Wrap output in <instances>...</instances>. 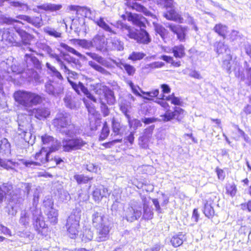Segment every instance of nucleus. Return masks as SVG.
<instances>
[{"instance_id":"obj_52","label":"nucleus","mask_w":251,"mask_h":251,"mask_svg":"<svg viewBox=\"0 0 251 251\" xmlns=\"http://www.w3.org/2000/svg\"><path fill=\"white\" fill-rule=\"evenodd\" d=\"M60 46L61 48H63L64 50H65L66 51L73 53V54L77 56V57L79 58H82L83 57V56L82 54H81L80 53L78 52L77 50H76L74 48L69 47L67 44L61 43L60 44Z\"/></svg>"},{"instance_id":"obj_25","label":"nucleus","mask_w":251,"mask_h":251,"mask_svg":"<svg viewBox=\"0 0 251 251\" xmlns=\"http://www.w3.org/2000/svg\"><path fill=\"white\" fill-rule=\"evenodd\" d=\"M18 166L17 162H14L11 159L0 158V169H5L7 171L11 170L13 172H16L17 171L15 169V167Z\"/></svg>"},{"instance_id":"obj_53","label":"nucleus","mask_w":251,"mask_h":251,"mask_svg":"<svg viewBox=\"0 0 251 251\" xmlns=\"http://www.w3.org/2000/svg\"><path fill=\"white\" fill-rule=\"evenodd\" d=\"M44 32L50 36H53L55 38L61 37V33L57 32L54 28L49 26H46L43 28Z\"/></svg>"},{"instance_id":"obj_28","label":"nucleus","mask_w":251,"mask_h":251,"mask_svg":"<svg viewBox=\"0 0 251 251\" xmlns=\"http://www.w3.org/2000/svg\"><path fill=\"white\" fill-rule=\"evenodd\" d=\"M141 199L143 204V218L146 220H151L152 219L153 216V212L151 208L149 206L147 198L143 196L141 197Z\"/></svg>"},{"instance_id":"obj_22","label":"nucleus","mask_w":251,"mask_h":251,"mask_svg":"<svg viewBox=\"0 0 251 251\" xmlns=\"http://www.w3.org/2000/svg\"><path fill=\"white\" fill-rule=\"evenodd\" d=\"M169 29L177 35V39L181 42L185 41L186 29L179 25L170 24L168 25Z\"/></svg>"},{"instance_id":"obj_32","label":"nucleus","mask_w":251,"mask_h":251,"mask_svg":"<svg viewBox=\"0 0 251 251\" xmlns=\"http://www.w3.org/2000/svg\"><path fill=\"white\" fill-rule=\"evenodd\" d=\"M119 105L121 111L124 113L127 119L129 120L130 117L128 113L131 108L130 101L124 100V99H122L120 101Z\"/></svg>"},{"instance_id":"obj_4","label":"nucleus","mask_w":251,"mask_h":251,"mask_svg":"<svg viewBox=\"0 0 251 251\" xmlns=\"http://www.w3.org/2000/svg\"><path fill=\"white\" fill-rule=\"evenodd\" d=\"M25 60L26 64V73L29 77L32 76L34 73V68L40 69L41 64L39 60L35 56L31 54H25ZM10 70L16 74H20L24 71L23 68L16 65H12L10 67Z\"/></svg>"},{"instance_id":"obj_41","label":"nucleus","mask_w":251,"mask_h":251,"mask_svg":"<svg viewBox=\"0 0 251 251\" xmlns=\"http://www.w3.org/2000/svg\"><path fill=\"white\" fill-rule=\"evenodd\" d=\"M73 43L75 45H77L85 49H90L93 47L92 41H88L85 39H76L72 40Z\"/></svg>"},{"instance_id":"obj_1","label":"nucleus","mask_w":251,"mask_h":251,"mask_svg":"<svg viewBox=\"0 0 251 251\" xmlns=\"http://www.w3.org/2000/svg\"><path fill=\"white\" fill-rule=\"evenodd\" d=\"M14 97L19 105L28 111L33 106L40 104L43 101L42 97L38 94L24 90L15 92Z\"/></svg>"},{"instance_id":"obj_23","label":"nucleus","mask_w":251,"mask_h":251,"mask_svg":"<svg viewBox=\"0 0 251 251\" xmlns=\"http://www.w3.org/2000/svg\"><path fill=\"white\" fill-rule=\"evenodd\" d=\"M110 194V192L107 188L103 186L97 188L93 193V197L95 201L99 202L101 201L102 198L107 197Z\"/></svg>"},{"instance_id":"obj_24","label":"nucleus","mask_w":251,"mask_h":251,"mask_svg":"<svg viewBox=\"0 0 251 251\" xmlns=\"http://www.w3.org/2000/svg\"><path fill=\"white\" fill-rule=\"evenodd\" d=\"M136 41L138 43L148 45L151 42V39L149 33L144 28H142L137 33Z\"/></svg>"},{"instance_id":"obj_7","label":"nucleus","mask_w":251,"mask_h":251,"mask_svg":"<svg viewBox=\"0 0 251 251\" xmlns=\"http://www.w3.org/2000/svg\"><path fill=\"white\" fill-rule=\"evenodd\" d=\"M156 3L158 5H160L166 9L171 8V10L168 11L164 14V17L168 20H173L179 23H182L183 18H181L180 15L177 13L174 9H173L174 7L173 0H156Z\"/></svg>"},{"instance_id":"obj_8","label":"nucleus","mask_w":251,"mask_h":251,"mask_svg":"<svg viewBox=\"0 0 251 251\" xmlns=\"http://www.w3.org/2000/svg\"><path fill=\"white\" fill-rule=\"evenodd\" d=\"M142 206L137 202L131 203L124 211L123 218L127 222H133L139 219L142 215Z\"/></svg>"},{"instance_id":"obj_31","label":"nucleus","mask_w":251,"mask_h":251,"mask_svg":"<svg viewBox=\"0 0 251 251\" xmlns=\"http://www.w3.org/2000/svg\"><path fill=\"white\" fill-rule=\"evenodd\" d=\"M11 153V145L8 140L2 138L0 140V154L1 155H8Z\"/></svg>"},{"instance_id":"obj_61","label":"nucleus","mask_w":251,"mask_h":251,"mask_svg":"<svg viewBox=\"0 0 251 251\" xmlns=\"http://www.w3.org/2000/svg\"><path fill=\"white\" fill-rule=\"evenodd\" d=\"M99 101L101 104L100 107L103 116L106 117L108 116L109 114V110L107 106L106 105L105 101H103L102 99L100 97L99 98Z\"/></svg>"},{"instance_id":"obj_56","label":"nucleus","mask_w":251,"mask_h":251,"mask_svg":"<svg viewBox=\"0 0 251 251\" xmlns=\"http://www.w3.org/2000/svg\"><path fill=\"white\" fill-rule=\"evenodd\" d=\"M174 112L175 115V119L178 122H180L184 118L185 115L184 110L180 107H175Z\"/></svg>"},{"instance_id":"obj_45","label":"nucleus","mask_w":251,"mask_h":251,"mask_svg":"<svg viewBox=\"0 0 251 251\" xmlns=\"http://www.w3.org/2000/svg\"><path fill=\"white\" fill-rule=\"evenodd\" d=\"M154 30L156 33L160 35L161 37L164 39L168 34V31L162 25L153 22Z\"/></svg>"},{"instance_id":"obj_37","label":"nucleus","mask_w":251,"mask_h":251,"mask_svg":"<svg viewBox=\"0 0 251 251\" xmlns=\"http://www.w3.org/2000/svg\"><path fill=\"white\" fill-rule=\"evenodd\" d=\"M184 240H185V235L182 232H179L172 237L170 242L172 245L176 248L181 246Z\"/></svg>"},{"instance_id":"obj_18","label":"nucleus","mask_w":251,"mask_h":251,"mask_svg":"<svg viewBox=\"0 0 251 251\" xmlns=\"http://www.w3.org/2000/svg\"><path fill=\"white\" fill-rule=\"evenodd\" d=\"M30 115H34L40 120L46 119L50 115V110L46 107H39L37 108L30 109L28 111Z\"/></svg>"},{"instance_id":"obj_5","label":"nucleus","mask_w":251,"mask_h":251,"mask_svg":"<svg viewBox=\"0 0 251 251\" xmlns=\"http://www.w3.org/2000/svg\"><path fill=\"white\" fill-rule=\"evenodd\" d=\"M80 133V129L78 127V132L73 136H66L62 141V147L63 151L66 152H72L73 151L80 150L86 144V142L81 137L77 135Z\"/></svg>"},{"instance_id":"obj_64","label":"nucleus","mask_w":251,"mask_h":251,"mask_svg":"<svg viewBox=\"0 0 251 251\" xmlns=\"http://www.w3.org/2000/svg\"><path fill=\"white\" fill-rule=\"evenodd\" d=\"M112 123L113 131L115 133V134L118 135L120 133V131L121 128L120 123L114 118H113Z\"/></svg>"},{"instance_id":"obj_47","label":"nucleus","mask_w":251,"mask_h":251,"mask_svg":"<svg viewBox=\"0 0 251 251\" xmlns=\"http://www.w3.org/2000/svg\"><path fill=\"white\" fill-rule=\"evenodd\" d=\"M15 23L23 25L22 22L18 20L12 19L9 17H7L1 14V12H0V25L6 24L8 25L13 24L14 25Z\"/></svg>"},{"instance_id":"obj_59","label":"nucleus","mask_w":251,"mask_h":251,"mask_svg":"<svg viewBox=\"0 0 251 251\" xmlns=\"http://www.w3.org/2000/svg\"><path fill=\"white\" fill-rule=\"evenodd\" d=\"M145 54L140 52H133L128 57V59L133 61L141 60L144 57Z\"/></svg>"},{"instance_id":"obj_12","label":"nucleus","mask_w":251,"mask_h":251,"mask_svg":"<svg viewBox=\"0 0 251 251\" xmlns=\"http://www.w3.org/2000/svg\"><path fill=\"white\" fill-rule=\"evenodd\" d=\"M14 33L10 31L8 28L0 29V41H5L7 44L17 47H22V43L20 42H15L13 38Z\"/></svg>"},{"instance_id":"obj_14","label":"nucleus","mask_w":251,"mask_h":251,"mask_svg":"<svg viewBox=\"0 0 251 251\" xmlns=\"http://www.w3.org/2000/svg\"><path fill=\"white\" fill-rule=\"evenodd\" d=\"M72 88L79 95L82 93L86 97L95 103L97 102V99L89 92L82 83L79 82L78 84L68 80Z\"/></svg>"},{"instance_id":"obj_30","label":"nucleus","mask_w":251,"mask_h":251,"mask_svg":"<svg viewBox=\"0 0 251 251\" xmlns=\"http://www.w3.org/2000/svg\"><path fill=\"white\" fill-rule=\"evenodd\" d=\"M112 61L117 67L122 70L124 69L126 73L129 75H133L135 74L136 70L133 66L126 63L122 62L121 61L117 62L115 60H112Z\"/></svg>"},{"instance_id":"obj_19","label":"nucleus","mask_w":251,"mask_h":251,"mask_svg":"<svg viewBox=\"0 0 251 251\" xmlns=\"http://www.w3.org/2000/svg\"><path fill=\"white\" fill-rule=\"evenodd\" d=\"M93 47H95L98 51H102L105 49L106 42L103 34L99 33L96 35L92 40Z\"/></svg>"},{"instance_id":"obj_51","label":"nucleus","mask_w":251,"mask_h":251,"mask_svg":"<svg viewBox=\"0 0 251 251\" xmlns=\"http://www.w3.org/2000/svg\"><path fill=\"white\" fill-rule=\"evenodd\" d=\"M74 177L78 184L87 183L92 179V177H89L83 175H75Z\"/></svg>"},{"instance_id":"obj_36","label":"nucleus","mask_w":251,"mask_h":251,"mask_svg":"<svg viewBox=\"0 0 251 251\" xmlns=\"http://www.w3.org/2000/svg\"><path fill=\"white\" fill-rule=\"evenodd\" d=\"M50 56L51 58H54L57 61V63L61 67V69L63 70L65 73H67L68 74H71L73 75H75L76 73L75 72L71 71L66 65L64 64V62L62 60L59 56L54 53H50Z\"/></svg>"},{"instance_id":"obj_20","label":"nucleus","mask_w":251,"mask_h":251,"mask_svg":"<svg viewBox=\"0 0 251 251\" xmlns=\"http://www.w3.org/2000/svg\"><path fill=\"white\" fill-rule=\"evenodd\" d=\"M14 28L15 31L20 37V42L22 43V46L30 45V43L33 38V36L21 29L17 25H14Z\"/></svg>"},{"instance_id":"obj_16","label":"nucleus","mask_w":251,"mask_h":251,"mask_svg":"<svg viewBox=\"0 0 251 251\" xmlns=\"http://www.w3.org/2000/svg\"><path fill=\"white\" fill-rule=\"evenodd\" d=\"M62 7L61 4H56L51 3H44L43 4H39L36 7H33L32 9L35 13H40L41 10L50 12H54L59 10Z\"/></svg>"},{"instance_id":"obj_6","label":"nucleus","mask_w":251,"mask_h":251,"mask_svg":"<svg viewBox=\"0 0 251 251\" xmlns=\"http://www.w3.org/2000/svg\"><path fill=\"white\" fill-rule=\"evenodd\" d=\"M38 201L39 196L35 194L33 199L32 206L29 208L32 213L34 227L35 230L39 233L41 228H43L46 227V224L43 220L41 209L37 208Z\"/></svg>"},{"instance_id":"obj_57","label":"nucleus","mask_w":251,"mask_h":251,"mask_svg":"<svg viewBox=\"0 0 251 251\" xmlns=\"http://www.w3.org/2000/svg\"><path fill=\"white\" fill-rule=\"evenodd\" d=\"M93 238V232L90 229H85L83 233L82 240L85 242L91 240Z\"/></svg>"},{"instance_id":"obj_60","label":"nucleus","mask_w":251,"mask_h":251,"mask_svg":"<svg viewBox=\"0 0 251 251\" xmlns=\"http://www.w3.org/2000/svg\"><path fill=\"white\" fill-rule=\"evenodd\" d=\"M109 129L107 125V124L105 123L103 126V127L101 130V132L100 133V140H104L109 135Z\"/></svg>"},{"instance_id":"obj_10","label":"nucleus","mask_w":251,"mask_h":251,"mask_svg":"<svg viewBox=\"0 0 251 251\" xmlns=\"http://www.w3.org/2000/svg\"><path fill=\"white\" fill-rule=\"evenodd\" d=\"M25 195L21 194L15 193L9 199V203L7 206L8 214L15 216L17 213V211L20 205L24 200Z\"/></svg>"},{"instance_id":"obj_35","label":"nucleus","mask_w":251,"mask_h":251,"mask_svg":"<svg viewBox=\"0 0 251 251\" xmlns=\"http://www.w3.org/2000/svg\"><path fill=\"white\" fill-rule=\"evenodd\" d=\"M110 40L108 47L111 50L118 51L124 50V43L119 39L117 37H111Z\"/></svg>"},{"instance_id":"obj_49","label":"nucleus","mask_w":251,"mask_h":251,"mask_svg":"<svg viewBox=\"0 0 251 251\" xmlns=\"http://www.w3.org/2000/svg\"><path fill=\"white\" fill-rule=\"evenodd\" d=\"M103 96L105 98V100L108 104L112 105L115 103L116 101L115 97L114 92L111 90H106Z\"/></svg>"},{"instance_id":"obj_44","label":"nucleus","mask_w":251,"mask_h":251,"mask_svg":"<svg viewBox=\"0 0 251 251\" xmlns=\"http://www.w3.org/2000/svg\"><path fill=\"white\" fill-rule=\"evenodd\" d=\"M89 66H90L93 69L96 70L101 74L104 75H110V73L107 71L106 69H105L103 67H102L100 65L98 64L96 62L93 61H89L88 62Z\"/></svg>"},{"instance_id":"obj_39","label":"nucleus","mask_w":251,"mask_h":251,"mask_svg":"<svg viewBox=\"0 0 251 251\" xmlns=\"http://www.w3.org/2000/svg\"><path fill=\"white\" fill-rule=\"evenodd\" d=\"M214 47L216 52L218 54L224 53L226 54L230 53V50L227 45H225L223 42H217L214 44Z\"/></svg>"},{"instance_id":"obj_33","label":"nucleus","mask_w":251,"mask_h":251,"mask_svg":"<svg viewBox=\"0 0 251 251\" xmlns=\"http://www.w3.org/2000/svg\"><path fill=\"white\" fill-rule=\"evenodd\" d=\"M31 215H32V213L29 208L22 211L19 223L25 226H27L29 224Z\"/></svg>"},{"instance_id":"obj_42","label":"nucleus","mask_w":251,"mask_h":251,"mask_svg":"<svg viewBox=\"0 0 251 251\" xmlns=\"http://www.w3.org/2000/svg\"><path fill=\"white\" fill-rule=\"evenodd\" d=\"M172 51L174 56L176 58H181L185 55L184 47L183 45H180L175 46L172 49Z\"/></svg>"},{"instance_id":"obj_58","label":"nucleus","mask_w":251,"mask_h":251,"mask_svg":"<svg viewBox=\"0 0 251 251\" xmlns=\"http://www.w3.org/2000/svg\"><path fill=\"white\" fill-rule=\"evenodd\" d=\"M43 206L45 207V210H50L54 208L53 201L52 199L50 197H46L43 201Z\"/></svg>"},{"instance_id":"obj_55","label":"nucleus","mask_w":251,"mask_h":251,"mask_svg":"<svg viewBox=\"0 0 251 251\" xmlns=\"http://www.w3.org/2000/svg\"><path fill=\"white\" fill-rule=\"evenodd\" d=\"M231 59L232 56L230 55V53H228L226 54V58L223 60V67L224 69L226 70L228 74L230 73V61Z\"/></svg>"},{"instance_id":"obj_48","label":"nucleus","mask_w":251,"mask_h":251,"mask_svg":"<svg viewBox=\"0 0 251 251\" xmlns=\"http://www.w3.org/2000/svg\"><path fill=\"white\" fill-rule=\"evenodd\" d=\"M203 211L205 216L208 218H211L214 215L215 212L210 202H206L205 203Z\"/></svg>"},{"instance_id":"obj_13","label":"nucleus","mask_w":251,"mask_h":251,"mask_svg":"<svg viewBox=\"0 0 251 251\" xmlns=\"http://www.w3.org/2000/svg\"><path fill=\"white\" fill-rule=\"evenodd\" d=\"M29 190V186L28 185H26V187H25V191L16 190L12 194V193H13L14 192L13 191V186L11 184L9 183H4L2 184V185L0 186V193H3L4 197L5 196L6 198H7V196H9L10 198H8L9 199L11 198V197L13 195V194L15 193H18V194H19V193L21 192V194H22V192H23V195H26V196H27L28 195Z\"/></svg>"},{"instance_id":"obj_54","label":"nucleus","mask_w":251,"mask_h":251,"mask_svg":"<svg viewBox=\"0 0 251 251\" xmlns=\"http://www.w3.org/2000/svg\"><path fill=\"white\" fill-rule=\"evenodd\" d=\"M161 120L166 122L175 119V112L168 109L164 115H161Z\"/></svg>"},{"instance_id":"obj_43","label":"nucleus","mask_w":251,"mask_h":251,"mask_svg":"<svg viewBox=\"0 0 251 251\" xmlns=\"http://www.w3.org/2000/svg\"><path fill=\"white\" fill-rule=\"evenodd\" d=\"M48 218L51 223L56 224L57 222L58 213L54 208L50 210H45Z\"/></svg>"},{"instance_id":"obj_63","label":"nucleus","mask_w":251,"mask_h":251,"mask_svg":"<svg viewBox=\"0 0 251 251\" xmlns=\"http://www.w3.org/2000/svg\"><path fill=\"white\" fill-rule=\"evenodd\" d=\"M63 90L64 87L62 84H59L55 86L54 85V89L51 96L56 97H59L63 93Z\"/></svg>"},{"instance_id":"obj_15","label":"nucleus","mask_w":251,"mask_h":251,"mask_svg":"<svg viewBox=\"0 0 251 251\" xmlns=\"http://www.w3.org/2000/svg\"><path fill=\"white\" fill-rule=\"evenodd\" d=\"M41 140L43 145L42 147H45L46 150L55 151L59 149L60 143L53 137L46 134L41 137Z\"/></svg>"},{"instance_id":"obj_11","label":"nucleus","mask_w":251,"mask_h":251,"mask_svg":"<svg viewBox=\"0 0 251 251\" xmlns=\"http://www.w3.org/2000/svg\"><path fill=\"white\" fill-rule=\"evenodd\" d=\"M80 215H75L72 214L68 218L66 224V227L70 234V238H75L78 234Z\"/></svg>"},{"instance_id":"obj_62","label":"nucleus","mask_w":251,"mask_h":251,"mask_svg":"<svg viewBox=\"0 0 251 251\" xmlns=\"http://www.w3.org/2000/svg\"><path fill=\"white\" fill-rule=\"evenodd\" d=\"M119 28L121 30L123 36L126 37H127L130 30L131 29V27L130 26L123 23H121L120 25Z\"/></svg>"},{"instance_id":"obj_29","label":"nucleus","mask_w":251,"mask_h":251,"mask_svg":"<svg viewBox=\"0 0 251 251\" xmlns=\"http://www.w3.org/2000/svg\"><path fill=\"white\" fill-rule=\"evenodd\" d=\"M17 18L26 21L37 27H40L42 25V18L41 17H31L27 15H19Z\"/></svg>"},{"instance_id":"obj_9","label":"nucleus","mask_w":251,"mask_h":251,"mask_svg":"<svg viewBox=\"0 0 251 251\" xmlns=\"http://www.w3.org/2000/svg\"><path fill=\"white\" fill-rule=\"evenodd\" d=\"M45 147H42L41 151L36 153L35 158L37 160H39L41 163H50L51 165H57L63 162L62 159L58 157L54 156L50 157V153L52 151L46 150Z\"/></svg>"},{"instance_id":"obj_2","label":"nucleus","mask_w":251,"mask_h":251,"mask_svg":"<svg viewBox=\"0 0 251 251\" xmlns=\"http://www.w3.org/2000/svg\"><path fill=\"white\" fill-rule=\"evenodd\" d=\"M92 224L97 229L98 242L106 240L109 232V224L108 219L101 211H95L92 216Z\"/></svg>"},{"instance_id":"obj_21","label":"nucleus","mask_w":251,"mask_h":251,"mask_svg":"<svg viewBox=\"0 0 251 251\" xmlns=\"http://www.w3.org/2000/svg\"><path fill=\"white\" fill-rule=\"evenodd\" d=\"M86 54L101 66H103L108 69H112L114 68V66L110 62L108 61L97 53L95 52H87Z\"/></svg>"},{"instance_id":"obj_50","label":"nucleus","mask_w":251,"mask_h":251,"mask_svg":"<svg viewBox=\"0 0 251 251\" xmlns=\"http://www.w3.org/2000/svg\"><path fill=\"white\" fill-rule=\"evenodd\" d=\"M46 66L48 70L50 71L53 76L61 80L63 79V77L60 73L54 67L51 66L49 63H47Z\"/></svg>"},{"instance_id":"obj_17","label":"nucleus","mask_w":251,"mask_h":251,"mask_svg":"<svg viewBox=\"0 0 251 251\" xmlns=\"http://www.w3.org/2000/svg\"><path fill=\"white\" fill-rule=\"evenodd\" d=\"M127 20L140 28L146 27L147 20L140 14L129 13L127 14Z\"/></svg>"},{"instance_id":"obj_46","label":"nucleus","mask_w":251,"mask_h":251,"mask_svg":"<svg viewBox=\"0 0 251 251\" xmlns=\"http://www.w3.org/2000/svg\"><path fill=\"white\" fill-rule=\"evenodd\" d=\"M9 3L11 6L17 8L20 11H27L30 9V6L26 3L18 1H10Z\"/></svg>"},{"instance_id":"obj_26","label":"nucleus","mask_w":251,"mask_h":251,"mask_svg":"<svg viewBox=\"0 0 251 251\" xmlns=\"http://www.w3.org/2000/svg\"><path fill=\"white\" fill-rule=\"evenodd\" d=\"M94 22L100 27L101 28L105 31L109 33L108 35L116 34V32L114 31L110 26L109 24L106 23L105 19L103 17H100L99 19L95 18Z\"/></svg>"},{"instance_id":"obj_40","label":"nucleus","mask_w":251,"mask_h":251,"mask_svg":"<svg viewBox=\"0 0 251 251\" xmlns=\"http://www.w3.org/2000/svg\"><path fill=\"white\" fill-rule=\"evenodd\" d=\"M246 75L243 74H239V77L243 81H245L249 85L251 86V67H250L246 61L245 62Z\"/></svg>"},{"instance_id":"obj_34","label":"nucleus","mask_w":251,"mask_h":251,"mask_svg":"<svg viewBox=\"0 0 251 251\" xmlns=\"http://www.w3.org/2000/svg\"><path fill=\"white\" fill-rule=\"evenodd\" d=\"M78 12L77 14H80L82 16H85L93 21L95 20L96 17V11L95 10H92L90 8L86 7L80 6L79 9L78 10Z\"/></svg>"},{"instance_id":"obj_3","label":"nucleus","mask_w":251,"mask_h":251,"mask_svg":"<svg viewBox=\"0 0 251 251\" xmlns=\"http://www.w3.org/2000/svg\"><path fill=\"white\" fill-rule=\"evenodd\" d=\"M52 124L60 133L65 136H73L78 132V126L71 123L66 113H57Z\"/></svg>"},{"instance_id":"obj_27","label":"nucleus","mask_w":251,"mask_h":251,"mask_svg":"<svg viewBox=\"0 0 251 251\" xmlns=\"http://www.w3.org/2000/svg\"><path fill=\"white\" fill-rule=\"evenodd\" d=\"M63 100L66 106L70 109H75L78 105L77 99L75 98L71 93H67Z\"/></svg>"},{"instance_id":"obj_38","label":"nucleus","mask_w":251,"mask_h":251,"mask_svg":"<svg viewBox=\"0 0 251 251\" xmlns=\"http://www.w3.org/2000/svg\"><path fill=\"white\" fill-rule=\"evenodd\" d=\"M213 31L219 36L225 39L228 33L227 26L224 24L219 23L216 24L213 29Z\"/></svg>"}]
</instances>
